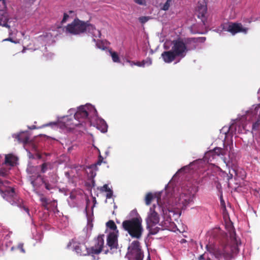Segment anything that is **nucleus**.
Wrapping results in <instances>:
<instances>
[{
  "label": "nucleus",
  "instance_id": "nucleus-33",
  "mask_svg": "<svg viewBox=\"0 0 260 260\" xmlns=\"http://www.w3.org/2000/svg\"><path fill=\"white\" fill-rule=\"evenodd\" d=\"M101 122L102 123V132H103V133L107 132L108 125L106 124V122L104 120H102V121H101Z\"/></svg>",
  "mask_w": 260,
  "mask_h": 260
},
{
  "label": "nucleus",
  "instance_id": "nucleus-29",
  "mask_svg": "<svg viewBox=\"0 0 260 260\" xmlns=\"http://www.w3.org/2000/svg\"><path fill=\"white\" fill-rule=\"evenodd\" d=\"M8 171L5 169H0V176L6 177L8 175Z\"/></svg>",
  "mask_w": 260,
  "mask_h": 260
},
{
  "label": "nucleus",
  "instance_id": "nucleus-34",
  "mask_svg": "<svg viewBox=\"0 0 260 260\" xmlns=\"http://www.w3.org/2000/svg\"><path fill=\"white\" fill-rule=\"evenodd\" d=\"M103 157L101 155H100L99 156V157H98V161H96V163H95L93 165L96 167L97 166H100L101 165L102 162H103Z\"/></svg>",
  "mask_w": 260,
  "mask_h": 260
},
{
  "label": "nucleus",
  "instance_id": "nucleus-46",
  "mask_svg": "<svg viewBox=\"0 0 260 260\" xmlns=\"http://www.w3.org/2000/svg\"><path fill=\"white\" fill-rule=\"evenodd\" d=\"M37 168V167H30L29 169H28V170H32L35 169H36Z\"/></svg>",
  "mask_w": 260,
  "mask_h": 260
},
{
  "label": "nucleus",
  "instance_id": "nucleus-9",
  "mask_svg": "<svg viewBox=\"0 0 260 260\" xmlns=\"http://www.w3.org/2000/svg\"><path fill=\"white\" fill-rule=\"evenodd\" d=\"M224 29L234 35L241 32L246 34L248 29V28L243 27L240 23L230 22L228 24L227 28Z\"/></svg>",
  "mask_w": 260,
  "mask_h": 260
},
{
  "label": "nucleus",
  "instance_id": "nucleus-35",
  "mask_svg": "<svg viewBox=\"0 0 260 260\" xmlns=\"http://www.w3.org/2000/svg\"><path fill=\"white\" fill-rule=\"evenodd\" d=\"M134 2L140 5H146V2L144 0H134Z\"/></svg>",
  "mask_w": 260,
  "mask_h": 260
},
{
  "label": "nucleus",
  "instance_id": "nucleus-50",
  "mask_svg": "<svg viewBox=\"0 0 260 260\" xmlns=\"http://www.w3.org/2000/svg\"><path fill=\"white\" fill-rule=\"evenodd\" d=\"M69 13H73V11H69Z\"/></svg>",
  "mask_w": 260,
  "mask_h": 260
},
{
  "label": "nucleus",
  "instance_id": "nucleus-41",
  "mask_svg": "<svg viewBox=\"0 0 260 260\" xmlns=\"http://www.w3.org/2000/svg\"><path fill=\"white\" fill-rule=\"evenodd\" d=\"M233 174L231 173L230 171L229 172V174L228 175V179L230 180L233 178Z\"/></svg>",
  "mask_w": 260,
  "mask_h": 260
},
{
  "label": "nucleus",
  "instance_id": "nucleus-10",
  "mask_svg": "<svg viewBox=\"0 0 260 260\" xmlns=\"http://www.w3.org/2000/svg\"><path fill=\"white\" fill-rule=\"evenodd\" d=\"M73 247L74 250L80 256H86L91 254L90 248H87L84 243L75 242Z\"/></svg>",
  "mask_w": 260,
  "mask_h": 260
},
{
  "label": "nucleus",
  "instance_id": "nucleus-30",
  "mask_svg": "<svg viewBox=\"0 0 260 260\" xmlns=\"http://www.w3.org/2000/svg\"><path fill=\"white\" fill-rule=\"evenodd\" d=\"M111 190L107 184H104L102 187H101L100 190L101 192H108Z\"/></svg>",
  "mask_w": 260,
  "mask_h": 260
},
{
  "label": "nucleus",
  "instance_id": "nucleus-53",
  "mask_svg": "<svg viewBox=\"0 0 260 260\" xmlns=\"http://www.w3.org/2000/svg\"><path fill=\"white\" fill-rule=\"evenodd\" d=\"M98 32L99 34V35H101L100 31L98 30Z\"/></svg>",
  "mask_w": 260,
  "mask_h": 260
},
{
  "label": "nucleus",
  "instance_id": "nucleus-14",
  "mask_svg": "<svg viewBox=\"0 0 260 260\" xmlns=\"http://www.w3.org/2000/svg\"><path fill=\"white\" fill-rule=\"evenodd\" d=\"M207 12V7L206 5L204 3H198L197 8V13L199 18H200L205 25L207 21L206 15Z\"/></svg>",
  "mask_w": 260,
  "mask_h": 260
},
{
  "label": "nucleus",
  "instance_id": "nucleus-27",
  "mask_svg": "<svg viewBox=\"0 0 260 260\" xmlns=\"http://www.w3.org/2000/svg\"><path fill=\"white\" fill-rule=\"evenodd\" d=\"M110 53L111 54L112 60L114 62H120V59H119V56L116 52H113L112 51H110Z\"/></svg>",
  "mask_w": 260,
  "mask_h": 260
},
{
  "label": "nucleus",
  "instance_id": "nucleus-25",
  "mask_svg": "<svg viewBox=\"0 0 260 260\" xmlns=\"http://www.w3.org/2000/svg\"><path fill=\"white\" fill-rule=\"evenodd\" d=\"M206 40V38L205 37H201V38H190L186 39V43H190L191 42L197 43V42H204Z\"/></svg>",
  "mask_w": 260,
  "mask_h": 260
},
{
  "label": "nucleus",
  "instance_id": "nucleus-3",
  "mask_svg": "<svg viewBox=\"0 0 260 260\" xmlns=\"http://www.w3.org/2000/svg\"><path fill=\"white\" fill-rule=\"evenodd\" d=\"M122 228L133 238L139 239L142 236L143 228L142 220L140 217H134L124 220L122 223Z\"/></svg>",
  "mask_w": 260,
  "mask_h": 260
},
{
  "label": "nucleus",
  "instance_id": "nucleus-15",
  "mask_svg": "<svg viewBox=\"0 0 260 260\" xmlns=\"http://www.w3.org/2000/svg\"><path fill=\"white\" fill-rule=\"evenodd\" d=\"M57 182L58 178L55 174L50 175L49 180L45 179L44 177L42 179V183L44 184L45 188L48 190L53 189Z\"/></svg>",
  "mask_w": 260,
  "mask_h": 260
},
{
  "label": "nucleus",
  "instance_id": "nucleus-21",
  "mask_svg": "<svg viewBox=\"0 0 260 260\" xmlns=\"http://www.w3.org/2000/svg\"><path fill=\"white\" fill-rule=\"evenodd\" d=\"M8 18L6 13L0 16V25L10 28V26L8 24Z\"/></svg>",
  "mask_w": 260,
  "mask_h": 260
},
{
  "label": "nucleus",
  "instance_id": "nucleus-39",
  "mask_svg": "<svg viewBox=\"0 0 260 260\" xmlns=\"http://www.w3.org/2000/svg\"><path fill=\"white\" fill-rule=\"evenodd\" d=\"M113 195V191L112 190H110L108 192H107V193L106 194V197L107 199H110L112 198Z\"/></svg>",
  "mask_w": 260,
  "mask_h": 260
},
{
  "label": "nucleus",
  "instance_id": "nucleus-19",
  "mask_svg": "<svg viewBox=\"0 0 260 260\" xmlns=\"http://www.w3.org/2000/svg\"><path fill=\"white\" fill-rule=\"evenodd\" d=\"M17 160V158L12 154H6L4 164L11 166H14Z\"/></svg>",
  "mask_w": 260,
  "mask_h": 260
},
{
  "label": "nucleus",
  "instance_id": "nucleus-26",
  "mask_svg": "<svg viewBox=\"0 0 260 260\" xmlns=\"http://www.w3.org/2000/svg\"><path fill=\"white\" fill-rule=\"evenodd\" d=\"M213 152L215 155L217 156H219L220 155H225V150L224 149L220 148V147H216L213 150Z\"/></svg>",
  "mask_w": 260,
  "mask_h": 260
},
{
  "label": "nucleus",
  "instance_id": "nucleus-20",
  "mask_svg": "<svg viewBox=\"0 0 260 260\" xmlns=\"http://www.w3.org/2000/svg\"><path fill=\"white\" fill-rule=\"evenodd\" d=\"M156 198L157 200L158 198V204L160 205V197L159 194H154L153 195L151 192L148 193L145 197V204L147 205H149L153 199Z\"/></svg>",
  "mask_w": 260,
  "mask_h": 260
},
{
  "label": "nucleus",
  "instance_id": "nucleus-55",
  "mask_svg": "<svg viewBox=\"0 0 260 260\" xmlns=\"http://www.w3.org/2000/svg\"><path fill=\"white\" fill-rule=\"evenodd\" d=\"M51 123H49V124H47V125H50Z\"/></svg>",
  "mask_w": 260,
  "mask_h": 260
},
{
  "label": "nucleus",
  "instance_id": "nucleus-36",
  "mask_svg": "<svg viewBox=\"0 0 260 260\" xmlns=\"http://www.w3.org/2000/svg\"><path fill=\"white\" fill-rule=\"evenodd\" d=\"M69 15L67 13H64L63 14V17L62 20H61V23H65L67 21V19L69 18Z\"/></svg>",
  "mask_w": 260,
  "mask_h": 260
},
{
  "label": "nucleus",
  "instance_id": "nucleus-16",
  "mask_svg": "<svg viewBox=\"0 0 260 260\" xmlns=\"http://www.w3.org/2000/svg\"><path fill=\"white\" fill-rule=\"evenodd\" d=\"M161 56L164 62L167 63L172 62L177 57L172 50L164 51Z\"/></svg>",
  "mask_w": 260,
  "mask_h": 260
},
{
  "label": "nucleus",
  "instance_id": "nucleus-43",
  "mask_svg": "<svg viewBox=\"0 0 260 260\" xmlns=\"http://www.w3.org/2000/svg\"><path fill=\"white\" fill-rule=\"evenodd\" d=\"M5 41H11L12 42H15L14 41H13L12 39L11 38H9L8 39H6L5 40Z\"/></svg>",
  "mask_w": 260,
  "mask_h": 260
},
{
  "label": "nucleus",
  "instance_id": "nucleus-38",
  "mask_svg": "<svg viewBox=\"0 0 260 260\" xmlns=\"http://www.w3.org/2000/svg\"><path fill=\"white\" fill-rule=\"evenodd\" d=\"M96 45L100 49H102L103 50L105 49L104 47H103V43L101 41H98Z\"/></svg>",
  "mask_w": 260,
  "mask_h": 260
},
{
  "label": "nucleus",
  "instance_id": "nucleus-11",
  "mask_svg": "<svg viewBox=\"0 0 260 260\" xmlns=\"http://www.w3.org/2000/svg\"><path fill=\"white\" fill-rule=\"evenodd\" d=\"M104 235L98 236L94 246L90 248L91 254H99L102 252L104 244Z\"/></svg>",
  "mask_w": 260,
  "mask_h": 260
},
{
  "label": "nucleus",
  "instance_id": "nucleus-42",
  "mask_svg": "<svg viewBox=\"0 0 260 260\" xmlns=\"http://www.w3.org/2000/svg\"><path fill=\"white\" fill-rule=\"evenodd\" d=\"M205 255V253L200 255V257H199V260H203V259H204V256Z\"/></svg>",
  "mask_w": 260,
  "mask_h": 260
},
{
  "label": "nucleus",
  "instance_id": "nucleus-13",
  "mask_svg": "<svg viewBox=\"0 0 260 260\" xmlns=\"http://www.w3.org/2000/svg\"><path fill=\"white\" fill-rule=\"evenodd\" d=\"M249 114L257 116L256 121L253 123L252 128L253 131H258L260 127V104L255 106L253 109H251L250 111H248L247 116Z\"/></svg>",
  "mask_w": 260,
  "mask_h": 260
},
{
  "label": "nucleus",
  "instance_id": "nucleus-31",
  "mask_svg": "<svg viewBox=\"0 0 260 260\" xmlns=\"http://www.w3.org/2000/svg\"><path fill=\"white\" fill-rule=\"evenodd\" d=\"M170 7V3L166 2L163 6L161 8V9L164 11H167L169 10Z\"/></svg>",
  "mask_w": 260,
  "mask_h": 260
},
{
  "label": "nucleus",
  "instance_id": "nucleus-22",
  "mask_svg": "<svg viewBox=\"0 0 260 260\" xmlns=\"http://www.w3.org/2000/svg\"><path fill=\"white\" fill-rule=\"evenodd\" d=\"M106 226L110 230H112V232H115L118 234V230H117V226L114 221L110 220L106 223Z\"/></svg>",
  "mask_w": 260,
  "mask_h": 260
},
{
  "label": "nucleus",
  "instance_id": "nucleus-24",
  "mask_svg": "<svg viewBox=\"0 0 260 260\" xmlns=\"http://www.w3.org/2000/svg\"><path fill=\"white\" fill-rule=\"evenodd\" d=\"M40 201L42 203V206L45 209H48V200L44 196L43 194H40Z\"/></svg>",
  "mask_w": 260,
  "mask_h": 260
},
{
  "label": "nucleus",
  "instance_id": "nucleus-48",
  "mask_svg": "<svg viewBox=\"0 0 260 260\" xmlns=\"http://www.w3.org/2000/svg\"><path fill=\"white\" fill-rule=\"evenodd\" d=\"M196 48V45H193V46L192 47H191V49H195Z\"/></svg>",
  "mask_w": 260,
  "mask_h": 260
},
{
  "label": "nucleus",
  "instance_id": "nucleus-45",
  "mask_svg": "<svg viewBox=\"0 0 260 260\" xmlns=\"http://www.w3.org/2000/svg\"><path fill=\"white\" fill-rule=\"evenodd\" d=\"M220 202H221V204L222 205L224 204V201H223V200L222 197L220 198Z\"/></svg>",
  "mask_w": 260,
  "mask_h": 260
},
{
  "label": "nucleus",
  "instance_id": "nucleus-12",
  "mask_svg": "<svg viewBox=\"0 0 260 260\" xmlns=\"http://www.w3.org/2000/svg\"><path fill=\"white\" fill-rule=\"evenodd\" d=\"M118 235L115 232H110L107 238V245L111 250L117 249L118 248Z\"/></svg>",
  "mask_w": 260,
  "mask_h": 260
},
{
  "label": "nucleus",
  "instance_id": "nucleus-37",
  "mask_svg": "<svg viewBox=\"0 0 260 260\" xmlns=\"http://www.w3.org/2000/svg\"><path fill=\"white\" fill-rule=\"evenodd\" d=\"M6 9V1L4 0V4L1 3L0 5V11H4Z\"/></svg>",
  "mask_w": 260,
  "mask_h": 260
},
{
  "label": "nucleus",
  "instance_id": "nucleus-2",
  "mask_svg": "<svg viewBox=\"0 0 260 260\" xmlns=\"http://www.w3.org/2000/svg\"><path fill=\"white\" fill-rule=\"evenodd\" d=\"M95 29V27L89 21H84L78 18H76L66 27V32L74 35H79L86 32L93 34Z\"/></svg>",
  "mask_w": 260,
  "mask_h": 260
},
{
  "label": "nucleus",
  "instance_id": "nucleus-47",
  "mask_svg": "<svg viewBox=\"0 0 260 260\" xmlns=\"http://www.w3.org/2000/svg\"><path fill=\"white\" fill-rule=\"evenodd\" d=\"M104 252L105 254H107L109 252V250L108 249H106V250H104Z\"/></svg>",
  "mask_w": 260,
  "mask_h": 260
},
{
  "label": "nucleus",
  "instance_id": "nucleus-5",
  "mask_svg": "<svg viewBox=\"0 0 260 260\" xmlns=\"http://www.w3.org/2000/svg\"><path fill=\"white\" fill-rule=\"evenodd\" d=\"M162 212L165 214V211L161 205L158 204V199H157V204H154L152 207L150 208L148 213L147 217L146 219L147 227H152L157 223L159 221V213Z\"/></svg>",
  "mask_w": 260,
  "mask_h": 260
},
{
  "label": "nucleus",
  "instance_id": "nucleus-40",
  "mask_svg": "<svg viewBox=\"0 0 260 260\" xmlns=\"http://www.w3.org/2000/svg\"><path fill=\"white\" fill-rule=\"evenodd\" d=\"M145 64L147 63L148 64H151L152 63L151 59L150 58H147L146 60H145Z\"/></svg>",
  "mask_w": 260,
  "mask_h": 260
},
{
  "label": "nucleus",
  "instance_id": "nucleus-1",
  "mask_svg": "<svg viewBox=\"0 0 260 260\" xmlns=\"http://www.w3.org/2000/svg\"><path fill=\"white\" fill-rule=\"evenodd\" d=\"M231 242L229 243L223 244L220 247L216 248L214 245L207 244L206 249L216 258L223 256L225 258H231L234 254L239 252V245H241L240 239H238L235 229H232L230 232Z\"/></svg>",
  "mask_w": 260,
  "mask_h": 260
},
{
  "label": "nucleus",
  "instance_id": "nucleus-44",
  "mask_svg": "<svg viewBox=\"0 0 260 260\" xmlns=\"http://www.w3.org/2000/svg\"><path fill=\"white\" fill-rule=\"evenodd\" d=\"M234 125L233 124H232V125L230 126V127H229V132H230V131H232V129L233 127H234Z\"/></svg>",
  "mask_w": 260,
  "mask_h": 260
},
{
  "label": "nucleus",
  "instance_id": "nucleus-52",
  "mask_svg": "<svg viewBox=\"0 0 260 260\" xmlns=\"http://www.w3.org/2000/svg\"><path fill=\"white\" fill-rule=\"evenodd\" d=\"M258 93H260V88L258 89Z\"/></svg>",
  "mask_w": 260,
  "mask_h": 260
},
{
  "label": "nucleus",
  "instance_id": "nucleus-32",
  "mask_svg": "<svg viewBox=\"0 0 260 260\" xmlns=\"http://www.w3.org/2000/svg\"><path fill=\"white\" fill-rule=\"evenodd\" d=\"M139 20L141 23L144 24L149 20V17L146 16H142L139 18Z\"/></svg>",
  "mask_w": 260,
  "mask_h": 260
},
{
  "label": "nucleus",
  "instance_id": "nucleus-4",
  "mask_svg": "<svg viewBox=\"0 0 260 260\" xmlns=\"http://www.w3.org/2000/svg\"><path fill=\"white\" fill-rule=\"evenodd\" d=\"M8 181L3 180L0 178V193L1 195L4 198H6L7 200H9V199H13V203H12V204H16L19 208L23 209L27 213L28 215L30 216L29 209L23 205L22 200L18 198L14 188L8 187L7 188L6 190H3L2 186H5L8 184Z\"/></svg>",
  "mask_w": 260,
  "mask_h": 260
},
{
  "label": "nucleus",
  "instance_id": "nucleus-54",
  "mask_svg": "<svg viewBox=\"0 0 260 260\" xmlns=\"http://www.w3.org/2000/svg\"><path fill=\"white\" fill-rule=\"evenodd\" d=\"M53 202H56V200H54Z\"/></svg>",
  "mask_w": 260,
  "mask_h": 260
},
{
  "label": "nucleus",
  "instance_id": "nucleus-17",
  "mask_svg": "<svg viewBox=\"0 0 260 260\" xmlns=\"http://www.w3.org/2000/svg\"><path fill=\"white\" fill-rule=\"evenodd\" d=\"M43 178L41 174L38 173L36 176L31 175L29 177V180L30 182V184L34 188V191L38 193V191H36V190L39 188L41 186V183L38 182V179H41V181L42 182V179Z\"/></svg>",
  "mask_w": 260,
  "mask_h": 260
},
{
  "label": "nucleus",
  "instance_id": "nucleus-28",
  "mask_svg": "<svg viewBox=\"0 0 260 260\" xmlns=\"http://www.w3.org/2000/svg\"><path fill=\"white\" fill-rule=\"evenodd\" d=\"M127 61L131 63V66L136 65V66H138L139 67H141V66L144 67L145 64V60H143L141 62H137L136 63H135L133 61H130L129 60H128Z\"/></svg>",
  "mask_w": 260,
  "mask_h": 260
},
{
  "label": "nucleus",
  "instance_id": "nucleus-49",
  "mask_svg": "<svg viewBox=\"0 0 260 260\" xmlns=\"http://www.w3.org/2000/svg\"><path fill=\"white\" fill-rule=\"evenodd\" d=\"M171 1H172V0H167V2H170V3H171Z\"/></svg>",
  "mask_w": 260,
  "mask_h": 260
},
{
  "label": "nucleus",
  "instance_id": "nucleus-6",
  "mask_svg": "<svg viewBox=\"0 0 260 260\" xmlns=\"http://www.w3.org/2000/svg\"><path fill=\"white\" fill-rule=\"evenodd\" d=\"M125 257L128 260H143V251L138 241H133L131 243L128 247Z\"/></svg>",
  "mask_w": 260,
  "mask_h": 260
},
{
  "label": "nucleus",
  "instance_id": "nucleus-51",
  "mask_svg": "<svg viewBox=\"0 0 260 260\" xmlns=\"http://www.w3.org/2000/svg\"><path fill=\"white\" fill-rule=\"evenodd\" d=\"M156 232H151V234H156Z\"/></svg>",
  "mask_w": 260,
  "mask_h": 260
},
{
  "label": "nucleus",
  "instance_id": "nucleus-7",
  "mask_svg": "<svg viewBox=\"0 0 260 260\" xmlns=\"http://www.w3.org/2000/svg\"><path fill=\"white\" fill-rule=\"evenodd\" d=\"M172 50L177 57L183 58L186 54L187 51L190 49H188L186 46V42H184L181 39L173 40L172 41Z\"/></svg>",
  "mask_w": 260,
  "mask_h": 260
},
{
  "label": "nucleus",
  "instance_id": "nucleus-23",
  "mask_svg": "<svg viewBox=\"0 0 260 260\" xmlns=\"http://www.w3.org/2000/svg\"><path fill=\"white\" fill-rule=\"evenodd\" d=\"M41 173H45L49 169H51V164L49 162L43 163L40 166Z\"/></svg>",
  "mask_w": 260,
  "mask_h": 260
},
{
  "label": "nucleus",
  "instance_id": "nucleus-18",
  "mask_svg": "<svg viewBox=\"0 0 260 260\" xmlns=\"http://www.w3.org/2000/svg\"><path fill=\"white\" fill-rule=\"evenodd\" d=\"M13 137L17 139V142L19 143H22L25 144L28 142L29 137L28 135L24 132L20 133L18 134H15L13 135Z\"/></svg>",
  "mask_w": 260,
  "mask_h": 260
},
{
  "label": "nucleus",
  "instance_id": "nucleus-8",
  "mask_svg": "<svg viewBox=\"0 0 260 260\" xmlns=\"http://www.w3.org/2000/svg\"><path fill=\"white\" fill-rule=\"evenodd\" d=\"M87 107L85 106H80L78 108L77 112L74 115V118L78 122L72 123L73 126H79L81 123L83 122L84 120L87 118L88 113L87 111Z\"/></svg>",
  "mask_w": 260,
  "mask_h": 260
}]
</instances>
